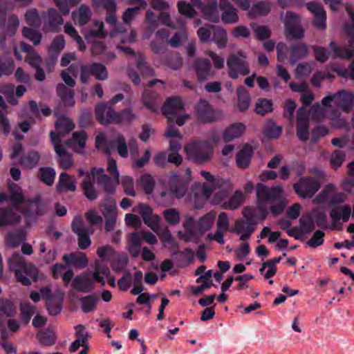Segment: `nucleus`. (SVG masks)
Wrapping results in <instances>:
<instances>
[{
	"label": "nucleus",
	"instance_id": "61",
	"mask_svg": "<svg viewBox=\"0 0 354 354\" xmlns=\"http://www.w3.org/2000/svg\"><path fill=\"white\" fill-rule=\"evenodd\" d=\"M22 35L33 43L34 45H38L41 39V34L37 30L28 28L24 27L22 29Z\"/></svg>",
	"mask_w": 354,
	"mask_h": 354
},
{
	"label": "nucleus",
	"instance_id": "12",
	"mask_svg": "<svg viewBox=\"0 0 354 354\" xmlns=\"http://www.w3.org/2000/svg\"><path fill=\"white\" fill-rule=\"evenodd\" d=\"M335 97V106L344 113H350L354 106V93L342 89L333 94Z\"/></svg>",
	"mask_w": 354,
	"mask_h": 354
},
{
	"label": "nucleus",
	"instance_id": "45",
	"mask_svg": "<svg viewBox=\"0 0 354 354\" xmlns=\"http://www.w3.org/2000/svg\"><path fill=\"white\" fill-rule=\"evenodd\" d=\"M271 10L270 3L266 1H259L253 5L250 10V15L252 17L268 15Z\"/></svg>",
	"mask_w": 354,
	"mask_h": 354
},
{
	"label": "nucleus",
	"instance_id": "1",
	"mask_svg": "<svg viewBox=\"0 0 354 354\" xmlns=\"http://www.w3.org/2000/svg\"><path fill=\"white\" fill-rule=\"evenodd\" d=\"M95 147L101 150L106 155H111L114 151H117L118 155H128V147L131 155L138 153V142L136 139L131 138L127 144L122 135H117L111 139H108L104 133H100L95 137Z\"/></svg>",
	"mask_w": 354,
	"mask_h": 354
},
{
	"label": "nucleus",
	"instance_id": "41",
	"mask_svg": "<svg viewBox=\"0 0 354 354\" xmlns=\"http://www.w3.org/2000/svg\"><path fill=\"white\" fill-rule=\"evenodd\" d=\"M329 47L333 51V57H341L350 59L354 56V49L353 46L348 48H342L337 46L335 41H330Z\"/></svg>",
	"mask_w": 354,
	"mask_h": 354
},
{
	"label": "nucleus",
	"instance_id": "16",
	"mask_svg": "<svg viewBox=\"0 0 354 354\" xmlns=\"http://www.w3.org/2000/svg\"><path fill=\"white\" fill-rule=\"evenodd\" d=\"M188 185L187 182H185L181 176L176 174H172L169 177L167 186L176 198H181L187 193Z\"/></svg>",
	"mask_w": 354,
	"mask_h": 354
},
{
	"label": "nucleus",
	"instance_id": "26",
	"mask_svg": "<svg viewBox=\"0 0 354 354\" xmlns=\"http://www.w3.org/2000/svg\"><path fill=\"white\" fill-rule=\"evenodd\" d=\"M87 138V134L84 131H75L73 133L67 144L75 152L80 153L85 147Z\"/></svg>",
	"mask_w": 354,
	"mask_h": 354
},
{
	"label": "nucleus",
	"instance_id": "49",
	"mask_svg": "<svg viewBox=\"0 0 354 354\" xmlns=\"http://www.w3.org/2000/svg\"><path fill=\"white\" fill-rule=\"evenodd\" d=\"M281 131V127L277 126L275 122L270 120L266 124L263 133L268 138L276 139L279 137Z\"/></svg>",
	"mask_w": 354,
	"mask_h": 354
},
{
	"label": "nucleus",
	"instance_id": "46",
	"mask_svg": "<svg viewBox=\"0 0 354 354\" xmlns=\"http://www.w3.org/2000/svg\"><path fill=\"white\" fill-rule=\"evenodd\" d=\"M37 339L41 345L50 346L55 344L56 335L53 331L50 330H41L37 333Z\"/></svg>",
	"mask_w": 354,
	"mask_h": 354
},
{
	"label": "nucleus",
	"instance_id": "58",
	"mask_svg": "<svg viewBox=\"0 0 354 354\" xmlns=\"http://www.w3.org/2000/svg\"><path fill=\"white\" fill-rule=\"evenodd\" d=\"M142 101L144 106L152 112L157 111V107L156 104V95L153 92L145 90L142 95Z\"/></svg>",
	"mask_w": 354,
	"mask_h": 354
},
{
	"label": "nucleus",
	"instance_id": "14",
	"mask_svg": "<svg viewBox=\"0 0 354 354\" xmlns=\"http://www.w3.org/2000/svg\"><path fill=\"white\" fill-rule=\"evenodd\" d=\"M307 9L314 15L313 26L320 30L326 28V13L323 6L317 2L310 1L306 3Z\"/></svg>",
	"mask_w": 354,
	"mask_h": 354
},
{
	"label": "nucleus",
	"instance_id": "15",
	"mask_svg": "<svg viewBox=\"0 0 354 354\" xmlns=\"http://www.w3.org/2000/svg\"><path fill=\"white\" fill-rule=\"evenodd\" d=\"M351 214V208L348 205H340L335 206L332 208L330 212V216L332 219V227L331 229H337L338 230H342V225L339 223L340 219H342L344 222L348 221Z\"/></svg>",
	"mask_w": 354,
	"mask_h": 354
},
{
	"label": "nucleus",
	"instance_id": "8",
	"mask_svg": "<svg viewBox=\"0 0 354 354\" xmlns=\"http://www.w3.org/2000/svg\"><path fill=\"white\" fill-rule=\"evenodd\" d=\"M90 76H93L97 80H105L108 78V71L104 65L101 63L94 62L91 64L81 66L80 81L86 84Z\"/></svg>",
	"mask_w": 354,
	"mask_h": 354
},
{
	"label": "nucleus",
	"instance_id": "20",
	"mask_svg": "<svg viewBox=\"0 0 354 354\" xmlns=\"http://www.w3.org/2000/svg\"><path fill=\"white\" fill-rule=\"evenodd\" d=\"M254 226L255 225L252 222L239 219L235 221L234 226L230 230V232L239 234L241 240L246 241L254 232Z\"/></svg>",
	"mask_w": 354,
	"mask_h": 354
},
{
	"label": "nucleus",
	"instance_id": "56",
	"mask_svg": "<svg viewBox=\"0 0 354 354\" xmlns=\"http://www.w3.org/2000/svg\"><path fill=\"white\" fill-rule=\"evenodd\" d=\"M21 320L26 325L29 323L32 316L35 313V307L28 302H23L20 305Z\"/></svg>",
	"mask_w": 354,
	"mask_h": 354
},
{
	"label": "nucleus",
	"instance_id": "48",
	"mask_svg": "<svg viewBox=\"0 0 354 354\" xmlns=\"http://www.w3.org/2000/svg\"><path fill=\"white\" fill-rule=\"evenodd\" d=\"M25 240L24 234L21 232H9L6 236V245L10 248L18 247Z\"/></svg>",
	"mask_w": 354,
	"mask_h": 354
},
{
	"label": "nucleus",
	"instance_id": "23",
	"mask_svg": "<svg viewBox=\"0 0 354 354\" xmlns=\"http://www.w3.org/2000/svg\"><path fill=\"white\" fill-rule=\"evenodd\" d=\"M62 259L68 265L77 269H83L88 266V259L85 253L81 252L65 254Z\"/></svg>",
	"mask_w": 354,
	"mask_h": 354
},
{
	"label": "nucleus",
	"instance_id": "39",
	"mask_svg": "<svg viewBox=\"0 0 354 354\" xmlns=\"http://www.w3.org/2000/svg\"><path fill=\"white\" fill-rule=\"evenodd\" d=\"M9 200L13 206L18 207L20 205H24L26 202L23 191L20 187L16 184L10 185Z\"/></svg>",
	"mask_w": 354,
	"mask_h": 354
},
{
	"label": "nucleus",
	"instance_id": "38",
	"mask_svg": "<svg viewBox=\"0 0 354 354\" xmlns=\"http://www.w3.org/2000/svg\"><path fill=\"white\" fill-rule=\"evenodd\" d=\"M79 301L82 312L88 313L96 309L99 299L97 295L92 294L80 297Z\"/></svg>",
	"mask_w": 354,
	"mask_h": 354
},
{
	"label": "nucleus",
	"instance_id": "62",
	"mask_svg": "<svg viewBox=\"0 0 354 354\" xmlns=\"http://www.w3.org/2000/svg\"><path fill=\"white\" fill-rule=\"evenodd\" d=\"M19 25V20L18 17L13 14L8 19L7 24L1 28H5L6 32L9 36H12L15 34Z\"/></svg>",
	"mask_w": 354,
	"mask_h": 354
},
{
	"label": "nucleus",
	"instance_id": "10",
	"mask_svg": "<svg viewBox=\"0 0 354 354\" xmlns=\"http://www.w3.org/2000/svg\"><path fill=\"white\" fill-rule=\"evenodd\" d=\"M71 286L77 292H91L95 288V286H94L93 272L87 271L77 275L73 279Z\"/></svg>",
	"mask_w": 354,
	"mask_h": 354
},
{
	"label": "nucleus",
	"instance_id": "55",
	"mask_svg": "<svg viewBox=\"0 0 354 354\" xmlns=\"http://www.w3.org/2000/svg\"><path fill=\"white\" fill-rule=\"evenodd\" d=\"M29 107L31 113L36 118H40V112L45 117L50 116L52 113L51 109L46 104H40L39 111L37 102L34 100H30L29 102Z\"/></svg>",
	"mask_w": 354,
	"mask_h": 354
},
{
	"label": "nucleus",
	"instance_id": "13",
	"mask_svg": "<svg viewBox=\"0 0 354 354\" xmlns=\"http://www.w3.org/2000/svg\"><path fill=\"white\" fill-rule=\"evenodd\" d=\"M23 205L21 211L29 221L36 219L38 216L42 214L44 211V206L39 196H36L31 200H26Z\"/></svg>",
	"mask_w": 354,
	"mask_h": 354
},
{
	"label": "nucleus",
	"instance_id": "36",
	"mask_svg": "<svg viewBox=\"0 0 354 354\" xmlns=\"http://www.w3.org/2000/svg\"><path fill=\"white\" fill-rule=\"evenodd\" d=\"M308 54V46L303 43H297L290 48V59L292 64L307 56Z\"/></svg>",
	"mask_w": 354,
	"mask_h": 354
},
{
	"label": "nucleus",
	"instance_id": "19",
	"mask_svg": "<svg viewBox=\"0 0 354 354\" xmlns=\"http://www.w3.org/2000/svg\"><path fill=\"white\" fill-rule=\"evenodd\" d=\"M102 207V213L105 218L104 229L106 232L112 231L114 230L118 215L115 204L109 201L108 203H103Z\"/></svg>",
	"mask_w": 354,
	"mask_h": 354
},
{
	"label": "nucleus",
	"instance_id": "63",
	"mask_svg": "<svg viewBox=\"0 0 354 354\" xmlns=\"http://www.w3.org/2000/svg\"><path fill=\"white\" fill-rule=\"evenodd\" d=\"M39 156H20L19 163L24 169H32L39 163Z\"/></svg>",
	"mask_w": 354,
	"mask_h": 354
},
{
	"label": "nucleus",
	"instance_id": "57",
	"mask_svg": "<svg viewBox=\"0 0 354 354\" xmlns=\"http://www.w3.org/2000/svg\"><path fill=\"white\" fill-rule=\"evenodd\" d=\"M156 181L149 174H144L140 177V185L146 194H150L153 192Z\"/></svg>",
	"mask_w": 354,
	"mask_h": 354
},
{
	"label": "nucleus",
	"instance_id": "29",
	"mask_svg": "<svg viewBox=\"0 0 354 354\" xmlns=\"http://www.w3.org/2000/svg\"><path fill=\"white\" fill-rule=\"evenodd\" d=\"M56 90L58 96L65 106L73 107L75 105V92L73 90L68 88L64 84H58Z\"/></svg>",
	"mask_w": 354,
	"mask_h": 354
},
{
	"label": "nucleus",
	"instance_id": "34",
	"mask_svg": "<svg viewBox=\"0 0 354 354\" xmlns=\"http://www.w3.org/2000/svg\"><path fill=\"white\" fill-rule=\"evenodd\" d=\"M202 11L205 19L214 23L219 21L218 3L216 0H213L207 4L203 5Z\"/></svg>",
	"mask_w": 354,
	"mask_h": 354
},
{
	"label": "nucleus",
	"instance_id": "35",
	"mask_svg": "<svg viewBox=\"0 0 354 354\" xmlns=\"http://www.w3.org/2000/svg\"><path fill=\"white\" fill-rule=\"evenodd\" d=\"M212 28V38L211 41H214L218 48H224L227 42V35L226 30L218 26H210Z\"/></svg>",
	"mask_w": 354,
	"mask_h": 354
},
{
	"label": "nucleus",
	"instance_id": "28",
	"mask_svg": "<svg viewBox=\"0 0 354 354\" xmlns=\"http://www.w3.org/2000/svg\"><path fill=\"white\" fill-rule=\"evenodd\" d=\"M199 82L204 81L208 76L211 63L208 59H196L193 64Z\"/></svg>",
	"mask_w": 354,
	"mask_h": 354
},
{
	"label": "nucleus",
	"instance_id": "44",
	"mask_svg": "<svg viewBox=\"0 0 354 354\" xmlns=\"http://www.w3.org/2000/svg\"><path fill=\"white\" fill-rule=\"evenodd\" d=\"M20 216L12 210L0 209V227L18 223Z\"/></svg>",
	"mask_w": 354,
	"mask_h": 354
},
{
	"label": "nucleus",
	"instance_id": "32",
	"mask_svg": "<svg viewBox=\"0 0 354 354\" xmlns=\"http://www.w3.org/2000/svg\"><path fill=\"white\" fill-rule=\"evenodd\" d=\"M55 127L58 133L64 136L74 129L75 124L71 118L60 115L56 120Z\"/></svg>",
	"mask_w": 354,
	"mask_h": 354
},
{
	"label": "nucleus",
	"instance_id": "53",
	"mask_svg": "<svg viewBox=\"0 0 354 354\" xmlns=\"http://www.w3.org/2000/svg\"><path fill=\"white\" fill-rule=\"evenodd\" d=\"M244 201L245 196L242 191L236 190L225 204V208L229 209H236L241 207Z\"/></svg>",
	"mask_w": 354,
	"mask_h": 354
},
{
	"label": "nucleus",
	"instance_id": "27",
	"mask_svg": "<svg viewBox=\"0 0 354 354\" xmlns=\"http://www.w3.org/2000/svg\"><path fill=\"white\" fill-rule=\"evenodd\" d=\"M110 270L106 265L99 260H95L93 263L94 286L95 282H99L102 286L105 285L104 277H109Z\"/></svg>",
	"mask_w": 354,
	"mask_h": 354
},
{
	"label": "nucleus",
	"instance_id": "40",
	"mask_svg": "<svg viewBox=\"0 0 354 354\" xmlns=\"http://www.w3.org/2000/svg\"><path fill=\"white\" fill-rule=\"evenodd\" d=\"M97 183L102 186L104 191L109 194L115 193V187L120 183L119 179H115L114 178L112 179L106 174H102L97 178Z\"/></svg>",
	"mask_w": 354,
	"mask_h": 354
},
{
	"label": "nucleus",
	"instance_id": "11",
	"mask_svg": "<svg viewBox=\"0 0 354 354\" xmlns=\"http://www.w3.org/2000/svg\"><path fill=\"white\" fill-rule=\"evenodd\" d=\"M257 201L258 205L257 207H245L242 211L243 217L255 225L259 221H263L268 215L267 208L263 205L265 201L260 202L258 199Z\"/></svg>",
	"mask_w": 354,
	"mask_h": 354
},
{
	"label": "nucleus",
	"instance_id": "47",
	"mask_svg": "<svg viewBox=\"0 0 354 354\" xmlns=\"http://www.w3.org/2000/svg\"><path fill=\"white\" fill-rule=\"evenodd\" d=\"M82 187L86 197L89 200H95L97 197V192L90 176H86L82 183Z\"/></svg>",
	"mask_w": 354,
	"mask_h": 354
},
{
	"label": "nucleus",
	"instance_id": "30",
	"mask_svg": "<svg viewBox=\"0 0 354 354\" xmlns=\"http://www.w3.org/2000/svg\"><path fill=\"white\" fill-rule=\"evenodd\" d=\"M245 130V126L242 123H234L230 125L223 132V140L225 142H230L240 137Z\"/></svg>",
	"mask_w": 354,
	"mask_h": 354
},
{
	"label": "nucleus",
	"instance_id": "7",
	"mask_svg": "<svg viewBox=\"0 0 354 354\" xmlns=\"http://www.w3.org/2000/svg\"><path fill=\"white\" fill-rule=\"evenodd\" d=\"M219 140V136L214 135L212 141L207 140H195L188 142L185 146L186 155H209L212 151L214 145Z\"/></svg>",
	"mask_w": 354,
	"mask_h": 354
},
{
	"label": "nucleus",
	"instance_id": "22",
	"mask_svg": "<svg viewBox=\"0 0 354 354\" xmlns=\"http://www.w3.org/2000/svg\"><path fill=\"white\" fill-rule=\"evenodd\" d=\"M336 187L333 184H329L326 186L323 192L319 194L315 198L318 202L323 201V202L328 201L330 203H339L344 201L345 196L343 194L335 193Z\"/></svg>",
	"mask_w": 354,
	"mask_h": 354
},
{
	"label": "nucleus",
	"instance_id": "6",
	"mask_svg": "<svg viewBox=\"0 0 354 354\" xmlns=\"http://www.w3.org/2000/svg\"><path fill=\"white\" fill-rule=\"evenodd\" d=\"M284 27L287 37L301 39L304 37V30L301 26V17L292 11H287L286 13Z\"/></svg>",
	"mask_w": 354,
	"mask_h": 354
},
{
	"label": "nucleus",
	"instance_id": "33",
	"mask_svg": "<svg viewBox=\"0 0 354 354\" xmlns=\"http://www.w3.org/2000/svg\"><path fill=\"white\" fill-rule=\"evenodd\" d=\"M72 17L73 20L80 26L86 24L91 19V11L90 8L85 5L82 4L77 10L72 12Z\"/></svg>",
	"mask_w": 354,
	"mask_h": 354
},
{
	"label": "nucleus",
	"instance_id": "4",
	"mask_svg": "<svg viewBox=\"0 0 354 354\" xmlns=\"http://www.w3.org/2000/svg\"><path fill=\"white\" fill-rule=\"evenodd\" d=\"M246 54L243 50H239L236 54H231L227 59L229 68V75L236 80L239 75H248L250 73L249 64L246 61Z\"/></svg>",
	"mask_w": 354,
	"mask_h": 354
},
{
	"label": "nucleus",
	"instance_id": "25",
	"mask_svg": "<svg viewBox=\"0 0 354 354\" xmlns=\"http://www.w3.org/2000/svg\"><path fill=\"white\" fill-rule=\"evenodd\" d=\"M48 21L45 27L48 31L57 32L64 23L63 18L59 12L55 8H49L47 10Z\"/></svg>",
	"mask_w": 354,
	"mask_h": 354
},
{
	"label": "nucleus",
	"instance_id": "50",
	"mask_svg": "<svg viewBox=\"0 0 354 354\" xmlns=\"http://www.w3.org/2000/svg\"><path fill=\"white\" fill-rule=\"evenodd\" d=\"M64 32L73 38V39L77 43L79 50L81 51H84L86 49V46L82 38L78 35L77 30L73 26L71 23L66 22L64 27Z\"/></svg>",
	"mask_w": 354,
	"mask_h": 354
},
{
	"label": "nucleus",
	"instance_id": "59",
	"mask_svg": "<svg viewBox=\"0 0 354 354\" xmlns=\"http://www.w3.org/2000/svg\"><path fill=\"white\" fill-rule=\"evenodd\" d=\"M221 20L224 24H235L239 21L237 10L234 7L223 10Z\"/></svg>",
	"mask_w": 354,
	"mask_h": 354
},
{
	"label": "nucleus",
	"instance_id": "24",
	"mask_svg": "<svg viewBox=\"0 0 354 354\" xmlns=\"http://www.w3.org/2000/svg\"><path fill=\"white\" fill-rule=\"evenodd\" d=\"M16 314V307L15 304L8 300L0 299V333L3 336H6L7 330L3 323V317H12Z\"/></svg>",
	"mask_w": 354,
	"mask_h": 354
},
{
	"label": "nucleus",
	"instance_id": "5",
	"mask_svg": "<svg viewBox=\"0 0 354 354\" xmlns=\"http://www.w3.org/2000/svg\"><path fill=\"white\" fill-rule=\"evenodd\" d=\"M8 268L10 271L15 272L17 271H24L25 274L33 279H37V269L30 263H26L23 256L16 252L8 259Z\"/></svg>",
	"mask_w": 354,
	"mask_h": 354
},
{
	"label": "nucleus",
	"instance_id": "31",
	"mask_svg": "<svg viewBox=\"0 0 354 354\" xmlns=\"http://www.w3.org/2000/svg\"><path fill=\"white\" fill-rule=\"evenodd\" d=\"M103 22L95 20L92 27L87 32L85 37L88 41H92L94 39H104L107 36V32L104 30Z\"/></svg>",
	"mask_w": 354,
	"mask_h": 354
},
{
	"label": "nucleus",
	"instance_id": "37",
	"mask_svg": "<svg viewBox=\"0 0 354 354\" xmlns=\"http://www.w3.org/2000/svg\"><path fill=\"white\" fill-rule=\"evenodd\" d=\"M55 176V170L50 167H41L37 173V177L40 181L49 187L54 184Z\"/></svg>",
	"mask_w": 354,
	"mask_h": 354
},
{
	"label": "nucleus",
	"instance_id": "2",
	"mask_svg": "<svg viewBox=\"0 0 354 354\" xmlns=\"http://www.w3.org/2000/svg\"><path fill=\"white\" fill-rule=\"evenodd\" d=\"M257 198L260 202H274L270 207V212L275 216L282 214L289 203L281 185L269 188L262 183H258L257 185Z\"/></svg>",
	"mask_w": 354,
	"mask_h": 354
},
{
	"label": "nucleus",
	"instance_id": "54",
	"mask_svg": "<svg viewBox=\"0 0 354 354\" xmlns=\"http://www.w3.org/2000/svg\"><path fill=\"white\" fill-rule=\"evenodd\" d=\"M272 100L266 98L259 99L256 103L255 111L257 114L264 115L273 110Z\"/></svg>",
	"mask_w": 354,
	"mask_h": 354
},
{
	"label": "nucleus",
	"instance_id": "52",
	"mask_svg": "<svg viewBox=\"0 0 354 354\" xmlns=\"http://www.w3.org/2000/svg\"><path fill=\"white\" fill-rule=\"evenodd\" d=\"M6 108L7 105L4 99L1 95H0V125L2 127V131L5 136H8L10 131L9 120L6 116V114L1 111V109L3 110Z\"/></svg>",
	"mask_w": 354,
	"mask_h": 354
},
{
	"label": "nucleus",
	"instance_id": "18",
	"mask_svg": "<svg viewBox=\"0 0 354 354\" xmlns=\"http://www.w3.org/2000/svg\"><path fill=\"white\" fill-rule=\"evenodd\" d=\"M195 111L198 119L202 122H212L215 120V115L211 104L204 99H200L196 104Z\"/></svg>",
	"mask_w": 354,
	"mask_h": 354
},
{
	"label": "nucleus",
	"instance_id": "21",
	"mask_svg": "<svg viewBox=\"0 0 354 354\" xmlns=\"http://www.w3.org/2000/svg\"><path fill=\"white\" fill-rule=\"evenodd\" d=\"M77 188L76 179L73 176H69L66 172L59 174L58 181L55 186V192L61 194L68 192H75Z\"/></svg>",
	"mask_w": 354,
	"mask_h": 354
},
{
	"label": "nucleus",
	"instance_id": "3",
	"mask_svg": "<svg viewBox=\"0 0 354 354\" xmlns=\"http://www.w3.org/2000/svg\"><path fill=\"white\" fill-rule=\"evenodd\" d=\"M317 178L304 176L293 185L296 194L302 198H310L320 189L321 184L319 178L323 176L321 171L315 169Z\"/></svg>",
	"mask_w": 354,
	"mask_h": 354
},
{
	"label": "nucleus",
	"instance_id": "43",
	"mask_svg": "<svg viewBox=\"0 0 354 354\" xmlns=\"http://www.w3.org/2000/svg\"><path fill=\"white\" fill-rule=\"evenodd\" d=\"M238 108L241 111H246L250 104L251 98L248 91L244 86H239L237 90Z\"/></svg>",
	"mask_w": 354,
	"mask_h": 354
},
{
	"label": "nucleus",
	"instance_id": "42",
	"mask_svg": "<svg viewBox=\"0 0 354 354\" xmlns=\"http://www.w3.org/2000/svg\"><path fill=\"white\" fill-rule=\"evenodd\" d=\"M213 191L212 187H210V185L207 183H194L192 187V192L194 193L196 199L202 197L208 198Z\"/></svg>",
	"mask_w": 354,
	"mask_h": 354
},
{
	"label": "nucleus",
	"instance_id": "60",
	"mask_svg": "<svg viewBox=\"0 0 354 354\" xmlns=\"http://www.w3.org/2000/svg\"><path fill=\"white\" fill-rule=\"evenodd\" d=\"M163 217L171 225H178L180 223V213L176 208H169L163 211Z\"/></svg>",
	"mask_w": 354,
	"mask_h": 354
},
{
	"label": "nucleus",
	"instance_id": "17",
	"mask_svg": "<svg viewBox=\"0 0 354 354\" xmlns=\"http://www.w3.org/2000/svg\"><path fill=\"white\" fill-rule=\"evenodd\" d=\"M184 110V104L180 97H171L165 101L161 111L168 120H171L178 112Z\"/></svg>",
	"mask_w": 354,
	"mask_h": 354
},
{
	"label": "nucleus",
	"instance_id": "51",
	"mask_svg": "<svg viewBox=\"0 0 354 354\" xmlns=\"http://www.w3.org/2000/svg\"><path fill=\"white\" fill-rule=\"evenodd\" d=\"M176 196L169 189L162 191L156 196L158 203L165 207H169L174 204Z\"/></svg>",
	"mask_w": 354,
	"mask_h": 354
},
{
	"label": "nucleus",
	"instance_id": "64",
	"mask_svg": "<svg viewBox=\"0 0 354 354\" xmlns=\"http://www.w3.org/2000/svg\"><path fill=\"white\" fill-rule=\"evenodd\" d=\"M96 253L102 261H109L115 254L114 249L109 245L99 247Z\"/></svg>",
	"mask_w": 354,
	"mask_h": 354
},
{
	"label": "nucleus",
	"instance_id": "9",
	"mask_svg": "<svg viewBox=\"0 0 354 354\" xmlns=\"http://www.w3.org/2000/svg\"><path fill=\"white\" fill-rule=\"evenodd\" d=\"M97 120L102 124L116 123L120 124L118 113L105 103L97 104L95 109Z\"/></svg>",
	"mask_w": 354,
	"mask_h": 354
}]
</instances>
